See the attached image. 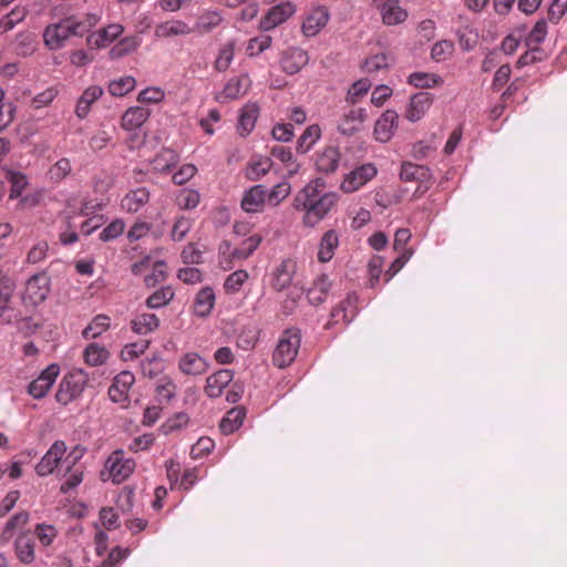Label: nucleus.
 Masks as SVG:
<instances>
[{
    "mask_svg": "<svg viewBox=\"0 0 567 567\" xmlns=\"http://www.w3.org/2000/svg\"><path fill=\"white\" fill-rule=\"evenodd\" d=\"M297 270L296 261L292 259H284L276 266L271 272L270 285L277 291L288 288L293 279Z\"/></svg>",
    "mask_w": 567,
    "mask_h": 567,
    "instance_id": "nucleus-15",
    "label": "nucleus"
},
{
    "mask_svg": "<svg viewBox=\"0 0 567 567\" xmlns=\"http://www.w3.org/2000/svg\"><path fill=\"white\" fill-rule=\"evenodd\" d=\"M236 42L228 41L218 51L214 66L218 72H225L230 66L235 56Z\"/></svg>",
    "mask_w": 567,
    "mask_h": 567,
    "instance_id": "nucleus-46",
    "label": "nucleus"
},
{
    "mask_svg": "<svg viewBox=\"0 0 567 567\" xmlns=\"http://www.w3.org/2000/svg\"><path fill=\"white\" fill-rule=\"evenodd\" d=\"M14 291V285L10 280L0 281V318L10 323L13 319V310L10 308V301Z\"/></svg>",
    "mask_w": 567,
    "mask_h": 567,
    "instance_id": "nucleus-31",
    "label": "nucleus"
},
{
    "mask_svg": "<svg viewBox=\"0 0 567 567\" xmlns=\"http://www.w3.org/2000/svg\"><path fill=\"white\" fill-rule=\"evenodd\" d=\"M547 34V22L545 19L538 20L530 30L526 43L528 47L538 45L544 41Z\"/></svg>",
    "mask_w": 567,
    "mask_h": 567,
    "instance_id": "nucleus-64",
    "label": "nucleus"
},
{
    "mask_svg": "<svg viewBox=\"0 0 567 567\" xmlns=\"http://www.w3.org/2000/svg\"><path fill=\"white\" fill-rule=\"evenodd\" d=\"M4 178L10 184V199L19 198L29 184L28 177L23 173L12 169L4 172Z\"/></svg>",
    "mask_w": 567,
    "mask_h": 567,
    "instance_id": "nucleus-42",
    "label": "nucleus"
},
{
    "mask_svg": "<svg viewBox=\"0 0 567 567\" xmlns=\"http://www.w3.org/2000/svg\"><path fill=\"white\" fill-rule=\"evenodd\" d=\"M50 291V277L47 272L31 276L25 282L22 300L27 305L38 306L43 302Z\"/></svg>",
    "mask_w": 567,
    "mask_h": 567,
    "instance_id": "nucleus-6",
    "label": "nucleus"
},
{
    "mask_svg": "<svg viewBox=\"0 0 567 567\" xmlns=\"http://www.w3.org/2000/svg\"><path fill=\"white\" fill-rule=\"evenodd\" d=\"M382 21L386 25H395L405 21L408 13L398 0H375Z\"/></svg>",
    "mask_w": 567,
    "mask_h": 567,
    "instance_id": "nucleus-17",
    "label": "nucleus"
},
{
    "mask_svg": "<svg viewBox=\"0 0 567 567\" xmlns=\"http://www.w3.org/2000/svg\"><path fill=\"white\" fill-rule=\"evenodd\" d=\"M159 319L154 313H140L131 321V329L137 334H147L156 330Z\"/></svg>",
    "mask_w": 567,
    "mask_h": 567,
    "instance_id": "nucleus-36",
    "label": "nucleus"
},
{
    "mask_svg": "<svg viewBox=\"0 0 567 567\" xmlns=\"http://www.w3.org/2000/svg\"><path fill=\"white\" fill-rule=\"evenodd\" d=\"M259 115V106L256 102H248L240 111L238 120V131L240 135L249 134L256 124Z\"/></svg>",
    "mask_w": 567,
    "mask_h": 567,
    "instance_id": "nucleus-27",
    "label": "nucleus"
},
{
    "mask_svg": "<svg viewBox=\"0 0 567 567\" xmlns=\"http://www.w3.org/2000/svg\"><path fill=\"white\" fill-rule=\"evenodd\" d=\"M175 393L176 384L169 377L164 375L157 381L156 395L161 402H168L175 396Z\"/></svg>",
    "mask_w": 567,
    "mask_h": 567,
    "instance_id": "nucleus-54",
    "label": "nucleus"
},
{
    "mask_svg": "<svg viewBox=\"0 0 567 567\" xmlns=\"http://www.w3.org/2000/svg\"><path fill=\"white\" fill-rule=\"evenodd\" d=\"M150 193L145 187L130 192L122 199V208L127 213H137L148 203Z\"/></svg>",
    "mask_w": 567,
    "mask_h": 567,
    "instance_id": "nucleus-30",
    "label": "nucleus"
},
{
    "mask_svg": "<svg viewBox=\"0 0 567 567\" xmlns=\"http://www.w3.org/2000/svg\"><path fill=\"white\" fill-rule=\"evenodd\" d=\"M266 202L267 193L265 186L256 185L245 193L241 199V208L245 213H257Z\"/></svg>",
    "mask_w": 567,
    "mask_h": 567,
    "instance_id": "nucleus-24",
    "label": "nucleus"
},
{
    "mask_svg": "<svg viewBox=\"0 0 567 567\" xmlns=\"http://www.w3.org/2000/svg\"><path fill=\"white\" fill-rule=\"evenodd\" d=\"M272 161L267 156H254L247 164L246 177L250 181H258L271 168Z\"/></svg>",
    "mask_w": 567,
    "mask_h": 567,
    "instance_id": "nucleus-34",
    "label": "nucleus"
},
{
    "mask_svg": "<svg viewBox=\"0 0 567 567\" xmlns=\"http://www.w3.org/2000/svg\"><path fill=\"white\" fill-rule=\"evenodd\" d=\"M404 190L395 187L382 188L375 193V203L381 208H390L393 204L401 202Z\"/></svg>",
    "mask_w": 567,
    "mask_h": 567,
    "instance_id": "nucleus-45",
    "label": "nucleus"
},
{
    "mask_svg": "<svg viewBox=\"0 0 567 567\" xmlns=\"http://www.w3.org/2000/svg\"><path fill=\"white\" fill-rule=\"evenodd\" d=\"M324 185L316 179L303 187L295 198L297 209L307 213H329L338 202L336 193H323Z\"/></svg>",
    "mask_w": 567,
    "mask_h": 567,
    "instance_id": "nucleus-2",
    "label": "nucleus"
},
{
    "mask_svg": "<svg viewBox=\"0 0 567 567\" xmlns=\"http://www.w3.org/2000/svg\"><path fill=\"white\" fill-rule=\"evenodd\" d=\"M150 115L151 111L146 107H130L122 116V127L126 131H134L141 127L147 121Z\"/></svg>",
    "mask_w": 567,
    "mask_h": 567,
    "instance_id": "nucleus-26",
    "label": "nucleus"
},
{
    "mask_svg": "<svg viewBox=\"0 0 567 567\" xmlns=\"http://www.w3.org/2000/svg\"><path fill=\"white\" fill-rule=\"evenodd\" d=\"M331 288V281L327 275H320L309 288L307 292V298L312 305L322 303L328 296V292Z\"/></svg>",
    "mask_w": 567,
    "mask_h": 567,
    "instance_id": "nucleus-32",
    "label": "nucleus"
},
{
    "mask_svg": "<svg viewBox=\"0 0 567 567\" xmlns=\"http://www.w3.org/2000/svg\"><path fill=\"white\" fill-rule=\"evenodd\" d=\"M371 85L368 79H361L354 82L348 91L347 101L351 104L358 103L360 99L369 92Z\"/></svg>",
    "mask_w": 567,
    "mask_h": 567,
    "instance_id": "nucleus-57",
    "label": "nucleus"
},
{
    "mask_svg": "<svg viewBox=\"0 0 567 567\" xmlns=\"http://www.w3.org/2000/svg\"><path fill=\"white\" fill-rule=\"evenodd\" d=\"M178 163V155L171 148H163L151 162L154 171L167 173Z\"/></svg>",
    "mask_w": 567,
    "mask_h": 567,
    "instance_id": "nucleus-38",
    "label": "nucleus"
},
{
    "mask_svg": "<svg viewBox=\"0 0 567 567\" xmlns=\"http://www.w3.org/2000/svg\"><path fill=\"white\" fill-rule=\"evenodd\" d=\"M135 462L132 458L125 457L122 450L114 451L105 462V471L109 473V477L114 483H122L125 481L134 471Z\"/></svg>",
    "mask_w": 567,
    "mask_h": 567,
    "instance_id": "nucleus-7",
    "label": "nucleus"
},
{
    "mask_svg": "<svg viewBox=\"0 0 567 567\" xmlns=\"http://www.w3.org/2000/svg\"><path fill=\"white\" fill-rule=\"evenodd\" d=\"M65 480L60 486V492L69 493L83 481V468L81 466H66Z\"/></svg>",
    "mask_w": 567,
    "mask_h": 567,
    "instance_id": "nucleus-53",
    "label": "nucleus"
},
{
    "mask_svg": "<svg viewBox=\"0 0 567 567\" xmlns=\"http://www.w3.org/2000/svg\"><path fill=\"white\" fill-rule=\"evenodd\" d=\"M321 136V128L317 124L308 126L297 142V152L307 153Z\"/></svg>",
    "mask_w": 567,
    "mask_h": 567,
    "instance_id": "nucleus-47",
    "label": "nucleus"
},
{
    "mask_svg": "<svg viewBox=\"0 0 567 567\" xmlns=\"http://www.w3.org/2000/svg\"><path fill=\"white\" fill-rule=\"evenodd\" d=\"M150 347V341L140 340L126 344L121 351V359L123 361H132L143 354Z\"/></svg>",
    "mask_w": 567,
    "mask_h": 567,
    "instance_id": "nucleus-56",
    "label": "nucleus"
},
{
    "mask_svg": "<svg viewBox=\"0 0 567 567\" xmlns=\"http://www.w3.org/2000/svg\"><path fill=\"white\" fill-rule=\"evenodd\" d=\"M272 39L270 35L261 34L259 37H255L248 41L246 51L249 56H255L262 53L265 50L269 49L271 45Z\"/></svg>",
    "mask_w": 567,
    "mask_h": 567,
    "instance_id": "nucleus-58",
    "label": "nucleus"
},
{
    "mask_svg": "<svg viewBox=\"0 0 567 567\" xmlns=\"http://www.w3.org/2000/svg\"><path fill=\"white\" fill-rule=\"evenodd\" d=\"M262 238L259 235L250 236L241 241L237 248H231L230 244L224 241L219 246V265L224 270H231L236 261H243L249 258L260 245Z\"/></svg>",
    "mask_w": 567,
    "mask_h": 567,
    "instance_id": "nucleus-3",
    "label": "nucleus"
},
{
    "mask_svg": "<svg viewBox=\"0 0 567 567\" xmlns=\"http://www.w3.org/2000/svg\"><path fill=\"white\" fill-rule=\"evenodd\" d=\"M59 373V365L50 364L35 380L29 384L28 393L38 400L44 398L55 382Z\"/></svg>",
    "mask_w": 567,
    "mask_h": 567,
    "instance_id": "nucleus-11",
    "label": "nucleus"
},
{
    "mask_svg": "<svg viewBox=\"0 0 567 567\" xmlns=\"http://www.w3.org/2000/svg\"><path fill=\"white\" fill-rule=\"evenodd\" d=\"M399 115L394 110H386L377 120L374 125V137L381 143H386L391 140L394 131L398 128Z\"/></svg>",
    "mask_w": 567,
    "mask_h": 567,
    "instance_id": "nucleus-16",
    "label": "nucleus"
},
{
    "mask_svg": "<svg viewBox=\"0 0 567 567\" xmlns=\"http://www.w3.org/2000/svg\"><path fill=\"white\" fill-rule=\"evenodd\" d=\"M295 11L296 7L291 2H280L269 9L267 14L260 20L259 27L264 31L272 30L289 19Z\"/></svg>",
    "mask_w": 567,
    "mask_h": 567,
    "instance_id": "nucleus-13",
    "label": "nucleus"
},
{
    "mask_svg": "<svg viewBox=\"0 0 567 567\" xmlns=\"http://www.w3.org/2000/svg\"><path fill=\"white\" fill-rule=\"evenodd\" d=\"M368 120L367 110L363 107L352 109L339 124V131L344 135H353L358 132L361 125Z\"/></svg>",
    "mask_w": 567,
    "mask_h": 567,
    "instance_id": "nucleus-23",
    "label": "nucleus"
},
{
    "mask_svg": "<svg viewBox=\"0 0 567 567\" xmlns=\"http://www.w3.org/2000/svg\"><path fill=\"white\" fill-rule=\"evenodd\" d=\"M249 274L244 269H238L231 272L224 282V289L226 293L234 295L237 293L243 285L248 280Z\"/></svg>",
    "mask_w": 567,
    "mask_h": 567,
    "instance_id": "nucleus-52",
    "label": "nucleus"
},
{
    "mask_svg": "<svg viewBox=\"0 0 567 567\" xmlns=\"http://www.w3.org/2000/svg\"><path fill=\"white\" fill-rule=\"evenodd\" d=\"M14 111L13 104L4 101V91L0 89V132L11 124Z\"/></svg>",
    "mask_w": 567,
    "mask_h": 567,
    "instance_id": "nucleus-59",
    "label": "nucleus"
},
{
    "mask_svg": "<svg viewBox=\"0 0 567 567\" xmlns=\"http://www.w3.org/2000/svg\"><path fill=\"white\" fill-rule=\"evenodd\" d=\"M355 295H348V297L342 300L336 308L331 311V319L334 323L339 322H349L355 316V303H357Z\"/></svg>",
    "mask_w": 567,
    "mask_h": 567,
    "instance_id": "nucleus-29",
    "label": "nucleus"
},
{
    "mask_svg": "<svg viewBox=\"0 0 567 567\" xmlns=\"http://www.w3.org/2000/svg\"><path fill=\"white\" fill-rule=\"evenodd\" d=\"M135 79L133 76H123L114 80L109 85V92L114 96H124L135 87Z\"/></svg>",
    "mask_w": 567,
    "mask_h": 567,
    "instance_id": "nucleus-55",
    "label": "nucleus"
},
{
    "mask_svg": "<svg viewBox=\"0 0 567 567\" xmlns=\"http://www.w3.org/2000/svg\"><path fill=\"white\" fill-rule=\"evenodd\" d=\"M454 52V43L450 40H442L436 42L431 50V56L436 62L447 60Z\"/></svg>",
    "mask_w": 567,
    "mask_h": 567,
    "instance_id": "nucleus-60",
    "label": "nucleus"
},
{
    "mask_svg": "<svg viewBox=\"0 0 567 567\" xmlns=\"http://www.w3.org/2000/svg\"><path fill=\"white\" fill-rule=\"evenodd\" d=\"M166 264L162 260H158L153 264L152 272L146 275L144 278V282L147 287H154L156 284L164 281L166 278Z\"/></svg>",
    "mask_w": 567,
    "mask_h": 567,
    "instance_id": "nucleus-62",
    "label": "nucleus"
},
{
    "mask_svg": "<svg viewBox=\"0 0 567 567\" xmlns=\"http://www.w3.org/2000/svg\"><path fill=\"white\" fill-rule=\"evenodd\" d=\"M433 103L432 94L420 92L414 94L405 110V117L411 122L421 120Z\"/></svg>",
    "mask_w": 567,
    "mask_h": 567,
    "instance_id": "nucleus-19",
    "label": "nucleus"
},
{
    "mask_svg": "<svg viewBox=\"0 0 567 567\" xmlns=\"http://www.w3.org/2000/svg\"><path fill=\"white\" fill-rule=\"evenodd\" d=\"M339 245V239L333 230L327 231L320 241V248L318 251V260L320 262H328L332 259L334 250Z\"/></svg>",
    "mask_w": 567,
    "mask_h": 567,
    "instance_id": "nucleus-41",
    "label": "nucleus"
},
{
    "mask_svg": "<svg viewBox=\"0 0 567 567\" xmlns=\"http://www.w3.org/2000/svg\"><path fill=\"white\" fill-rule=\"evenodd\" d=\"M330 14L324 6H318L311 9L301 25V31L305 37L311 38L317 35L328 23Z\"/></svg>",
    "mask_w": 567,
    "mask_h": 567,
    "instance_id": "nucleus-12",
    "label": "nucleus"
},
{
    "mask_svg": "<svg viewBox=\"0 0 567 567\" xmlns=\"http://www.w3.org/2000/svg\"><path fill=\"white\" fill-rule=\"evenodd\" d=\"M34 539L31 535L22 534L14 543L17 558L24 565H30L35 558Z\"/></svg>",
    "mask_w": 567,
    "mask_h": 567,
    "instance_id": "nucleus-28",
    "label": "nucleus"
},
{
    "mask_svg": "<svg viewBox=\"0 0 567 567\" xmlns=\"http://www.w3.org/2000/svg\"><path fill=\"white\" fill-rule=\"evenodd\" d=\"M231 370L221 369L209 375L206 380L205 392L209 398H219L224 389L233 381Z\"/></svg>",
    "mask_w": 567,
    "mask_h": 567,
    "instance_id": "nucleus-22",
    "label": "nucleus"
},
{
    "mask_svg": "<svg viewBox=\"0 0 567 567\" xmlns=\"http://www.w3.org/2000/svg\"><path fill=\"white\" fill-rule=\"evenodd\" d=\"M389 66V56L384 53L375 54L364 61L363 70L367 73H375Z\"/></svg>",
    "mask_w": 567,
    "mask_h": 567,
    "instance_id": "nucleus-63",
    "label": "nucleus"
},
{
    "mask_svg": "<svg viewBox=\"0 0 567 567\" xmlns=\"http://www.w3.org/2000/svg\"><path fill=\"white\" fill-rule=\"evenodd\" d=\"M430 176V171L427 167L422 165H416L410 162L403 163L401 166L400 177L404 182L410 181H425Z\"/></svg>",
    "mask_w": 567,
    "mask_h": 567,
    "instance_id": "nucleus-44",
    "label": "nucleus"
},
{
    "mask_svg": "<svg viewBox=\"0 0 567 567\" xmlns=\"http://www.w3.org/2000/svg\"><path fill=\"white\" fill-rule=\"evenodd\" d=\"M300 341L301 336L299 330H285L280 336L272 354L274 364L280 369L289 367L298 354Z\"/></svg>",
    "mask_w": 567,
    "mask_h": 567,
    "instance_id": "nucleus-4",
    "label": "nucleus"
},
{
    "mask_svg": "<svg viewBox=\"0 0 567 567\" xmlns=\"http://www.w3.org/2000/svg\"><path fill=\"white\" fill-rule=\"evenodd\" d=\"M103 94V89L97 85L87 87L78 101L75 113L80 118H84L92 105Z\"/></svg>",
    "mask_w": 567,
    "mask_h": 567,
    "instance_id": "nucleus-37",
    "label": "nucleus"
},
{
    "mask_svg": "<svg viewBox=\"0 0 567 567\" xmlns=\"http://www.w3.org/2000/svg\"><path fill=\"white\" fill-rule=\"evenodd\" d=\"M251 87V80L248 74L243 73L238 76L230 78L223 90L216 95L219 103L238 100L247 94Z\"/></svg>",
    "mask_w": 567,
    "mask_h": 567,
    "instance_id": "nucleus-9",
    "label": "nucleus"
},
{
    "mask_svg": "<svg viewBox=\"0 0 567 567\" xmlns=\"http://www.w3.org/2000/svg\"><path fill=\"white\" fill-rule=\"evenodd\" d=\"M174 290L172 287H162L154 291L147 299L146 306L151 309H157L167 305L174 298Z\"/></svg>",
    "mask_w": 567,
    "mask_h": 567,
    "instance_id": "nucleus-49",
    "label": "nucleus"
},
{
    "mask_svg": "<svg viewBox=\"0 0 567 567\" xmlns=\"http://www.w3.org/2000/svg\"><path fill=\"white\" fill-rule=\"evenodd\" d=\"M135 381V377L130 371L118 373L109 389V395L114 402H123L127 399L128 391Z\"/></svg>",
    "mask_w": 567,
    "mask_h": 567,
    "instance_id": "nucleus-20",
    "label": "nucleus"
},
{
    "mask_svg": "<svg viewBox=\"0 0 567 567\" xmlns=\"http://www.w3.org/2000/svg\"><path fill=\"white\" fill-rule=\"evenodd\" d=\"M215 305V292L210 287H205L198 291L194 300V312L198 317H206L210 313Z\"/></svg>",
    "mask_w": 567,
    "mask_h": 567,
    "instance_id": "nucleus-33",
    "label": "nucleus"
},
{
    "mask_svg": "<svg viewBox=\"0 0 567 567\" xmlns=\"http://www.w3.org/2000/svg\"><path fill=\"white\" fill-rule=\"evenodd\" d=\"M29 520V514L25 513V512H20L18 514H16L13 517H11L4 528H3V532H2V535H1V539L3 543H7L9 542L14 532L22 528Z\"/></svg>",
    "mask_w": 567,
    "mask_h": 567,
    "instance_id": "nucleus-51",
    "label": "nucleus"
},
{
    "mask_svg": "<svg viewBox=\"0 0 567 567\" xmlns=\"http://www.w3.org/2000/svg\"><path fill=\"white\" fill-rule=\"evenodd\" d=\"M141 40L136 35L123 38L111 49V56L114 59L122 58L133 51L140 45Z\"/></svg>",
    "mask_w": 567,
    "mask_h": 567,
    "instance_id": "nucleus-50",
    "label": "nucleus"
},
{
    "mask_svg": "<svg viewBox=\"0 0 567 567\" xmlns=\"http://www.w3.org/2000/svg\"><path fill=\"white\" fill-rule=\"evenodd\" d=\"M86 383L87 374L83 370L75 369L70 371L60 382L55 393L56 401L63 405L69 404L82 394Z\"/></svg>",
    "mask_w": 567,
    "mask_h": 567,
    "instance_id": "nucleus-5",
    "label": "nucleus"
},
{
    "mask_svg": "<svg viewBox=\"0 0 567 567\" xmlns=\"http://www.w3.org/2000/svg\"><path fill=\"white\" fill-rule=\"evenodd\" d=\"M97 22L94 14H89L84 20L68 17L59 22L50 23L43 31L44 45L52 51L62 49L71 37H82Z\"/></svg>",
    "mask_w": 567,
    "mask_h": 567,
    "instance_id": "nucleus-1",
    "label": "nucleus"
},
{
    "mask_svg": "<svg viewBox=\"0 0 567 567\" xmlns=\"http://www.w3.org/2000/svg\"><path fill=\"white\" fill-rule=\"evenodd\" d=\"M408 82L421 89H431L443 83V79L434 73L415 72L410 74Z\"/></svg>",
    "mask_w": 567,
    "mask_h": 567,
    "instance_id": "nucleus-48",
    "label": "nucleus"
},
{
    "mask_svg": "<svg viewBox=\"0 0 567 567\" xmlns=\"http://www.w3.org/2000/svg\"><path fill=\"white\" fill-rule=\"evenodd\" d=\"M309 62L308 52L301 48L292 47L285 51L281 59L282 71L287 74H296Z\"/></svg>",
    "mask_w": 567,
    "mask_h": 567,
    "instance_id": "nucleus-18",
    "label": "nucleus"
},
{
    "mask_svg": "<svg viewBox=\"0 0 567 567\" xmlns=\"http://www.w3.org/2000/svg\"><path fill=\"white\" fill-rule=\"evenodd\" d=\"M111 319L106 315L95 316L89 326L83 330L82 336L84 339H95L109 330Z\"/></svg>",
    "mask_w": 567,
    "mask_h": 567,
    "instance_id": "nucleus-43",
    "label": "nucleus"
},
{
    "mask_svg": "<svg viewBox=\"0 0 567 567\" xmlns=\"http://www.w3.org/2000/svg\"><path fill=\"white\" fill-rule=\"evenodd\" d=\"M270 154L281 161L282 163H290L291 167L288 169V175L291 176L296 174L299 169V164L292 162V153L288 147H285L282 145H275L271 147Z\"/></svg>",
    "mask_w": 567,
    "mask_h": 567,
    "instance_id": "nucleus-61",
    "label": "nucleus"
},
{
    "mask_svg": "<svg viewBox=\"0 0 567 567\" xmlns=\"http://www.w3.org/2000/svg\"><path fill=\"white\" fill-rule=\"evenodd\" d=\"M207 360L195 351H188L178 359V370L187 377H198L207 372Z\"/></svg>",
    "mask_w": 567,
    "mask_h": 567,
    "instance_id": "nucleus-14",
    "label": "nucleus"
},
{
    "mask_svg": "<svg viewBox=\"0 0 567 567\" xmlns=\"http://www.w3.org/2000/svg\"><path fill=\"white\" fill-rule=\"evenodd\" d=\"M377 174L378 169L373 164H362L344 176L340 188L348 194L354 193L374 178Z\"/></svg>",
    "mask_w": 567,
    "mask_h": 567,
    "instance_id": "nucleus-8",
    "label": "nucleus"
},
{
    "mask_svg": "<svg viewBox=\"0 0 567 567\" xmlns=\"http://www.w3.org/2000/svg\"><path fill=\"white\" fill-rule=\"evenodd\" d=\"M109 357V350L99 343H90L83 351L84 362L90 367L104 364Z\"/></svg>",
    "mask_w": 567,
    "mask_h": 567,
    "instance_id": "nucleus-39",
    "label": "nucleus"
},
{
    "mask_svg": "<svg viewBox=\"0 0 567 567\" xmlns=\"http://www.w3.org/2000/svg\"><path fill=\"white\" fill-rule=\"evenodd\" d=\"M188 33H190L189 27L179 20L166 21L155 28V35L157 38H169Z\"/></svg>",
    "mask_w": 567,
    "mask_h": 567,
    "instance_id": "nucleus-40",
    "label": "nucleus"
},
{
    "mask_svg": "<svg viewBox=\"0 0 567 567\" xmlns=\"http://www.w3.org/2000/svg\"><path fill=\"white\" fill-rule=\"evenodd\" d=\"M66 453V444L62 440L55 441L40 462L35 465V472L39 476H48L54 472Z\"/></svg>",
    "mask_w": 567,
    "mask_h": 567,
    "instance_id": "nucleus-10",
    "label": "nucleus"
},
{
    "mask_svg": "<svg viewBox=\"0 0 567 567\" xmlns=\"http://www.w3.org/2000/svg\"><path fill=\"white\" fill-rule=\"evenodd\" d=\"M124 31V28L122 24L113 23L109 24L107 27L101 29L96 33L91 34L87 38V42L90 45L101 48L106 47L110 43H112L114 40H116Z\"/></svg>",
    "mask_w": 567,
    "mask_h": 567,
    "instance_id": "nucleus-25",
    "label": "nucleus"
},
{
    "mask_svg": "<svg viewBox=\"0 0 567 567\" xmlns=\"http://www.w3.org/2000/svg\"><path fill=\"white\" fill-rule=\"evenodd\" d=\"M341 154L336 146H327L316 156V168L320 173H334L339 166Z\"/></svg>",
    "mask_w": 567,
    "mask_h": 567,
    "instance_id": "nucleus-21",
    "label": "nucleus"
},
{
    "mask_svg": "<svg viewBox=\"0 0 567 567\" xmlns=\"http://www.w3.org/2000/svg\"><path fill=\"white\" fill-rule=\"evenodd\" d=\"M246 416L243 408H234L229 410L219 423V429L223 434L228 435L238 430Z\"/></svg>",
    "mask_w": 567,
    "mask_h": 567,
    "instance_id": "nucleus-35",
    "label": "nucleus"
}]
</instances>
